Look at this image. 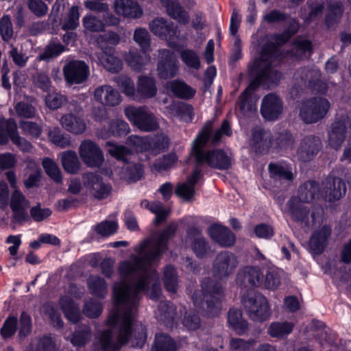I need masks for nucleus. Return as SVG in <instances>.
I'll return each mask as SVG.
<instances>
[{
  "label": "nucleus",
  "mask_w": 351,
  "mask_h": 351,
  "mask_svg": "<svg viewBox=\"0 0 351 351\" xmlns=\"http://www.w3.org/2000/svg\"><path fill=\"white\" fill-rule=\"evenodd\" d=\"M19 127L23 134L30 138H38L42 132V128L39 124L35 122L23 121L19 123Z\"/></svg>",
  "instance_id": "6e6d98bb"
},
{
  "label": "nucleus",
  "mask_w": 351,
  "mask_h": 351,
  "mask_svg": "<svg viewBox=\"0 0 351 351\" xmlns=\"http://www.w3.org/2000/svg\"><path fill=\"white\" fill-rule=\"evenodd\" d=\"M60 306L66 319L73 323H77L80 319V312L77 306L69 296L62 297L60 301Z\"/></svg>",
  "instance_id": "72a5a7b5"
},
{
  "label": "nucleus",
  "mask_w": 351,
  "mask_h": 351,
  "mask_svg": "<svg viewBox=\"0 0 351 351\" xmlns=\"http://www.w3.org/2000/svg\"><path fill=\"white\" fill-rule=\"evenodd\" d=\"M124 113L132 124L141 131L152 132L159 127L157 118L146 106H129L125 108Z\"/></svg>",
  "instance_id": "f8f14e48"
},
{
  "label": "nucleus",
  "mask_w": 351,
  "mask_h": 351,
  "mask_svg": "<svg viewBox=\"0 0 351 351\" xmlns=\"http://www.w3.org/2000/svg\"><path fill=\"white\" fill-rule=\"evenodd\" d=\"M117 227L118 225L116 221L106 220L97 225L95 230L97 234L108 237L114 234Z\"/></svg>",
  "instance_id": "0e129e2a"
},
{
  "label": "nucleus",
  "mask_w": 351,
  "mask_h": 351,
  "mask_svg": "<svg viewBox=\"0 0 351 351\" xmlns=\"http://www.w3.org/2000/svg\"><path fill=\"white\" fill-rule=\"evenodd\" d=\"M119 173L120 178L128 182H136L139 180L143 175V168L140 164L125 165Z\"/></svg>",
  "instance_id": "e433bc0d"
},
{
  "label": "nucleus",
  "mask_w": 351,
  "mask_h": 351,
  "mask_svg": "<svg viewBox=\"0 0 351 351\" xmlns=\"http://www.w3.org/2000/svg\"><path fill=\"white\" fill-rule=\"evenodd\" d=\"M88 288L91 294L99 298H104L107 293L106 281L97 276H90L87 279Z\"/></svg>",
  "instance_id": "ea45409f"
},
{
  "label": "nucleus",
  "mask_w": 351,
  "mask_h": 351,
  "mask_svg": "<svg viewBox=\"0 0 351 351\" xmlns=\"http://www.w3.org/2000/svg\"><path fill=\"white\" fill-rule=\"evenodd\" d=\"M114 12L125 18L139 19L143 11L140 5L132 0H115Z\"/></svg>",
  "instance_id": "b1692460"
},
{
  "label": "nucleus",
  "mask_w": 351,
  "mask_h": 351,
  "mask_svg": "<svg viewBox=\"0 0 351 351\" xmlns=\"http://www.w3.org/2000/svg\"><path fill=\"white\" fill-rule=\"evenodd\" d=\"M178 347L173 339L165 334H157L152 351H176Z\"/></svg>",
  "instance_id": "a19ab883"
},
{
  "label": "nucleus",
  "mask_w": 351,
  "mask_h": 351,
  "mask_svg": "<svg viewBox=\"0 0 351 351\" xmlns=\"http://www.w3.org/2000/svg\"><path fill=\"white\" fill-rule=\"evenodd\" d=\"M167 112L171 117H180L185 122H191L194 117L192 106L182 102H173L167 108Z\"/></svg>",
  "instance_id": "7c9ffc66"
},
{
  "label": "nucleus",
  "mask_w": 351,
  "mask_h": 351,
  "mask_svg": "<svg viewBox=\"0 0 351 351\" xmlns=\"http://www.w3.org/2000/svg\"><path fill=\"white\" fill-rule=\"evenodd\" d=\"M239 265L237 257L229 252L219 254L213 263V274L220 280H226L232 274Z\"/></svg>",
  "instance_id": "4468645a"
},
{
  "label": "nucleus",
  "mask_w": 351,
  "mask_h": 351,
  "mask_svg": "<svg viewBox=\"0 0 351 351\" xmlns=\"http://www.w3.org/2000/svg\"><path fill=\"white\" fill-rule=\"evenodd\" d=\"M180 56L183 63L190 69L198 70L201 66L200 58L198 53L193 49H185L180 52Z\"/></svg>",
  "instance_id": "c03bdc74"
},
{
  "label": "nucleus",
  "mask_w": 351,
  "mask_h": 351,
  "mask_svg": "<svg viewBox=\"0 0 351 351\" xmlns=\"http://www.w3.org/2000/svg\"><path fill=\"white\" fill-rule=\"evenodd\" d=\"M213 130V122H207L193 143L191 155L195 157L196 166L201 169L203 163L219 170H227L232 166V157L222 149H215L205 152L204 147L207 143Z\"/></svg>",
  "instance_id": "39448f33"
},
{
  "label": "nucleus",
  "mask_w": 351,
  "mask_h": 351,
  "mask_svg": "<svg viewBox=\"0 0 351 351\" xmlns=\"http://www.w3.org/2000/svg\"><path fill=\"white\" fill-rule=\"evenodd\" d=\"M43 167L46 173L55 182H62L61 171L58 165L51 158H45L43 160Z\"/></svg>",
  "instance_id": "8fccbe9b"
},
{
  "label": "nucleus",
  "mask_w": 351,
  "mask_h": 351,
  "mask_svg": "<svg viewBox=\"0 0 351 351\" xmlns=\"http://www.w3.org/2000/svg\"><path fill=\"white\" fill-rule=\"evenodd\" d=\"M102 311V306L98 301L90 299L86 302L83 308V313L87 317L95 318L99 317Z\"/></svg>",
  "instance_id": "052dcab7"
},
{
  "label": "nucleus",
  "mask_w": 351,
  "mask_h": 351,
  "mask_svg": "<svg viewBox=\"0 0 351 351\" xmlns=\"http://www.w3.org/2000/svg\"><path fill=\"white\" fill-rule=\"evenodd\" d=\"M64 79L69 84H79L86 81L89 75L88 66L82 60L66 61L62 69Z\"/></svg>",
  "instance_id": "2eb2a0df"
},
{
  "label": "nucleus",
  "mask_w": 351,
  "mask_h": 351,
  "mask_svg": "<svg viewBox=\"0 0 351 351\" xmlns=\"http://www.w3.org/2000/svg\"><path fill=\"white\" fill-rule=\"evenodd\" d=\"M327 134L328 145L335 149L341 147L346 138L351 141V111L338 112Z\"/></svg>",
  "instance_id": "6e6552de"
},
{
  "label": "nucleus",
  "mask_w": 351,
  "mask_h": 351,
  "mask_svg": "<svg viewBox=\"0 0 351 351\" xmlns=\"http://www.w3.org/2000/svg\"><path fill=\"white\" fill-rule=\"evenodd\" d=\"M10 206L14 222L23 223L28 219L27 209L29 202L19 191L15 190L12 194Z\"/></svg>",
  "instance_id": "5701e85b"
},
{
  "label": "nucleus",
  "mask_w": 351,
  "mask_h": 351,
  "mask_svg": "<svg viewBox=\"0 0 351 351\" xmlns=\"http://www.w3.org/2000/svg\"><path fill=\"white\" fill-rule=\"evenodd\" d=\"M113 49L103 50L101 57L97 56V61L106 70L112 73H117L122 69L121 61L114 55Z\"/></svg>",
  "instance_id": "473e14b6"
},
{
  "label": "nucleus",
  "mask_w": 351,
  "mask_h": 351,
  "mask_svg": "<svg viewBox=\"0 0 351 351\" xmlns=\"http://www.w3.org/2000/svg\"><path fill=\"white\" fill-rule=\"evenodd\" d=\"M157 93V88L154 78L145 75L138 77L136 95H138V101H141L143 99H149L154 97Z\"/></svg>",
  "instance_id": "c756f323"
},
{
  "label": "nucleus",
  "mask_w": 351,
  "mask_h": 351,
  "mask_svg": "<svg viewBox=\"0 0 351 351\" xmlns=\"http://www.w3.org/2000/svg\"><path fill=\"white\" fill-rule=\"evenodd\" d=\"M185 242L191 247L197 256L203 257L206 254L207 243L198 229L190 228L187 232Z\"/></svg>",
  "instance_id": "bb28decb"
},
{
  "label": "nucleus",
  "mask_w": 351,
  "mask_h": 351,
  "mask_svg": "<svg viewBox=\"0 0 351 351\" xmlns=\"http://www.w3.org/2000/svg\"><path fill=\"white\" fill-rule=\"evenodd\" d=\"M293 328V324L291 322H273L268 328V333L272 337L284 338L289 335Z\"/></svg>",
  "instance_id": "37998d69"
},
{
  "label": "nucleus",
  "mask_w": 351,
  "mask_h": 351,
  "mask_svg": "<svg viewBox=\"0 0 351 351\" xmlns=\"http://www.w3.org/2000/svg\"><path fill=\"white\" fill-rule=\"evenodd\" d=\"M79 8L77 6H73L69 10L67 16L63 21L62 28L64 30L75 29L79 25Z\"/></svg>",
  "instance_id": "864d4df0"
},
{
  "label": "nucleus",
  "mask_w": 351,
  "mask_h": 351,
  "mask_svg": "<svg viewBox=\"0 0 351 351\" xmlns=\"http://www.w3.org/2000/svg\"><path fill=\"white\" fill-rule=\"evenodd\" d=\"M130 132L128 123L121 119L112 121L110 123L109 131L106 134H101L103 137H107L110 134L113 136L125 135Z\"/></svg>",
  "instance_id": "09e8293b"
},
{
  "label": "nucleus",
  "mask_w": 351,
  "mask_h": 351,
  "mask_svg": "<svg viewBox=\"0 0 351 351\" xmlns=\"http://www.w3.org/2000/svg\"><path fill=\"white\" fill-rule=\"evenodd\" d=\"M61 163L64 171L69 173H77L80 169V162L74 151L63 152L60 154Z\"/></svg>",
  "instance_id": "f704fd0d"
},
{
  "label": "nucleus",
  "mask_w": 351,
  "mask_h": 351,
  "mask_svg": "<svg viewBox=\"0 0 351 351\" xmlns=\"http://www.w3.org/2000/svg\"><path fill=\"white\" fill-rule=\"evenodd\" d=\"M141 206L149 209L156 215L155 223L156 225L164 221L169 213V210L165 208L163 204L159 202L150 203L148 200L144 199L141 202Z\"/></svg>",
  "instance_id": "c9c22d12"
},
{
  "label": "nucleus",
  "mask_w": 351,
  "mask_h": 351,
  "mask_svg": "<svg viewBox=\"0 0 351 351\" xmlns=\"http://www.w3.org/2000/svg\"><path fill=\"white\" fill-rule=\"evenodd\" d=\"M208 234L213 240L223 247L231 246L235 242L234 234L228 228L221 225L210 226Z\"/></svg>",
  "instance_id": "cd10ccee"
},
{
  "label": "nucleus",
  "mask_w": 351,
  "mask_h": 351,
  "mask_svg": "<svg viewBox=\"0 0 351 351\" xmlns=\"http://www.w3.org/2000/svg\"><path fill=\"white\" fill-rule=\"evenodd\" d=\"M84 186L95 198L104 199L111 191V186L102 182L101 178L93 173H85L82 176Z\"/></svg>",
  "instance_id": "aec40b11"
},
{
  "label": "nucleus",
  "mask_w": 351,
  "mask_h": 351,
  "mask_svg": "<svg viewBox=\"0 0 351 351\" xmlns=\"http://www.w3.org/2000/svg\"><path fill=\"white\" fill-rule=\"evenodd\" d=\"M160 2L166 8V12L171 18L182 25H186L189 23V12L180 4L178 0H160Z\"/></svg>",
  "instance_id": "a878e982"
},
{
  "label": "nucleus",
  "mask_w": 351,
  "mask_h": 351,
  "mask_svg": "<svg viewBox=\"0 0 351 351\" xmlns=\"http://www.w3.org/2000/svg\"><path fill=\"white\" fill-rule=\"evenodd\" d=\"M280 285V274L276 271H269L264 275L262 287L271 290L277 289Z\"/></svg>",
  "instance_id": "338daca9"
},
{
  "label": "nucleus",
  "mask_w": 351,
  "mask_h": 351,
  "mask_svg": "<svg viewBox=\"0 0 351 351\" xmlns=\"http://www.w3.org/2000/svg\"><path fill=\"white\" fill-rule=\"evenodd\" d=\"M65 49V47L60 43L51 42L46 46L43 52L38 56V59L47 60L56 58L64 52Z\"/></svg>",
  "instance_id": "49530a36"
},
{
  "label": "nucleus",
  "mask_w": 351,
  "mask_h": 351,
  "mask_svg": "<svg viewBox=\"0 0 351 351\" xmlns=\"http://www.w3.org/2000/svg\"><path fill=\"white\" fill-rule=\"evenodd\" d=\"M166 88L169 89L175 97L182 99H190L194 97L196 90L184 81L175 80L169 82Z\"/></svg>",
  "instance_id": "2f4dec72"
},
{
  "label": "nucleus",
  "mask_w": 351,
  "mask_h": 351,
  "mask_svg": "<svg viewBox=\"0 0 351 351\" xmlns=\"http://www.w3.org/2000/svg\"><path fill=\"white\" fill-rule=\"evenodd\" d=\"M291 36L287 31L273 35L271 40H274L275 43H269L265 45L260 58L250 65V73L255 77V79L240 97V108L244 113L247 111L250 112L256 111V105L250 104L249 99L253 91L259 85L263 84L269 87L272 84H277L280 81L281 73L276 70L275 67L282 61L283 57L290 56L302 59L308 58L311 55V42L301 36L295 40L291 51H287L285 54L281 53L279 46L287 42Z\"/></svg>",
  "instance_id": "f03ea898"
},
{
  "label": "nucleus",
  "mask_w": 351,
  "mask_h": 351,
  "mask_svg": "<svg viewBox=\"0 0 351 351\" xmlns=\"http://www.w3.org/2000/svg\"><path fill=\"white\" fill-rule=\"evenodd\" d=\"M269 170L274 176H278L280 178L291 180L293 178V174L287 167L278 164H270Z\"/></svg>",
  "instance_id": "e2e57ef3"
},
{
  "label": "nucleus",
  "mask_w": 351,
  "mask_h": 351,
  "mask_svg": "<svg viewBox=\"0 0 351 351\" xmlns=\"http://www.w3.org/2000/svg\"><path fill=\"white\" fill-rule=\"evenodd\" d=\"M60 122L66 130L75 134H81L86 130V125L84 119L72 113L64 114Z\"/></svg>",
  "instance_id": "c85d7f7f"
},
{
  "label": "nucleus",
  "mask_w": 351,
  "mask_h": 351,
  "mask_svg": "<svg viewBox=\"0 0 351 351\" xmlns=\"http://www.w3.org/2000/svg\"><path fill=\"white\" fill-rule=\"evenodd\" d=\"M163 281L166 289L170 293H176L178 289V275L176 269L171 265L164 269Z\"/></svg>",
  "instance_id": "a18cd8bd"
},
{
  "label": "nucleus",
  "mask_w": 351,
  "mask_h": 351,
  "mask_svg": "<svg viewBox=\"0 0 351 351\" xmlns=\"http://www.w3.org/2000/svg\"><path fill=\"white\" fill-rule=\"evenodd\" d=\"M114 81L124 95L134 101H138L134 84L130 77L121 75L115 77Z\"/></svg>",
  "instance_id": "58836bf2"
},
{
  "label": "nucleus",
  "mask_w": 351,
  "mask_h": 351,
  "mask_svg": "<svg viewBox=\"0 0 351 351\" xmlns=\"http://www.w3.org/2000/svg\"><path fill=\"white\" fill-rule=\"evenodd\" d=\"M201 288V290L195 291L191 295L194 305L198 307L205 300L209 315L214 316L218 314L221 308V300L223 296L221 285L206 278L202 282Z\"/></svg>",
  "instance_id": "423d86ee"
},
{
  "label": "nucleus",
  "mask_w": 351,
  "mask_h": 351,
  "mask_svg": "<svg viewBox=\"0 0 351 351\" xmlns=\"http://www.w3.org/2000/svg\"><path fill=\"white\" fill-rule=\"evenodd\" d=\"M79 154L83 162L89 167H99L104 161L100 147L90 140H85L81 143Z\"/></svg>",
  "instance_id": "f3484780"
},
{
  "label": "nucleus",
  "mask_w": 351,
  "mask_h": 351,
  "mask_svg": "<svg viewBox=\"0 0 351 351\" xmlns=\"http://www.w3.org/2000/svg\"><path fill=\"white\" fill-rule=\"evenodd\" d=\"M343 13L342 4L337 2L335 4H330L328 5V14L326 17V23L328 27L333 25L335 22L338 21Z\"/></svg>",
  "instance_id": "13d9d810"
},
{
  "label": "nucleus",
  "mask_w": 351,
  "mask_h": 351,
  "mask_svg": "<svg viewBox=\"0 0 351 351\" xmlns=\"http://www.w3.org/2000/svg\"><path fill=\"white\" fill-rule=\"evenodd\" d=\"M322 196L325 200L335 202L341 199L346 193L345 182L339 178H327L322 183Z\"/></svg>",
  "instance_id": "412c9836"
},
{
  "label": "nucleus",
  "mask_w": 351,
  "mask_h": 351,
  "mask_svg": "<svg viewBox=\"0 0 351 351\" xmlns=\"http://www.w3.org/2000/svg\"><path fill=\"white\" fill-rule=\"evenodd\" d=\"M203 180L202 169L198 166L195 167L192 173L187 177L185 182L177 184L175 193L178 197L189 201L195 194V186L199 183L202 184Z\"/></svg>",
  "instance_id": "6ab92c4d"
},
{
  "label": "nucleus",
  "mask_w": 351,
  "mask_h": 351,
  "mask_svg": "<svg viewBox=\"0 0 351 351\" xmlns=\"http://www.w3.org/2000/svg\"><path fill=\"white\" fill-rule=\"evenodd\" d=\"M49 138L53 144L61 148H65L71 145L70 136L62 134L58 128H55L49 132Z\"/></svg>",
  "instance_id": "3c124183"
},
{
  "label": "nucleus",
  "mask_w": 351,
  "mask_h": 351,
  "mask_svg": "<svg viewBox=\"0 0 351 351\" xmlns=\"http://www.w3.org/2000/svg\"><path fill=\"white\" fill-rule=\"evenodd\" d=\"M264 274L258 267L245 266L241 267L236 277V283L243 288L261 287Z\"/></svg>",
  "instance_id": "a211bd4d"
},
{
  "label": "nucleus",
  "mask_w": 351,
  "mask_h": 351,
  "mask_svg": "<svg viewBox=\"0 0 351 351\" xmlns=\"http://www.w3.org/2000/svg\"><path fill=\"white\" fill-rule=\"evenodd\" d=\"M177 227L176 223H171L158 237L137 246V255L120 263L121 281L113 287L114 308L106 322L108 328L97 337L95 346L97 351H114L127 342L136 348L145 344V328L136 320L138 304L143 293H148L153 300L160 297V284L155 267Z\"/></svg>",
  "instance_id": "f257e3e1"
},
{
  "label": "nucleus",
  "mask_w": 351,
  "mask_h": 351,
  "mask_svg": "<svg viewBox=\"0 0 351 351\" xmlns=\"http://www.w3.org/2000/svg\"><path fill=\"white\" fill-rule=\"evenodd\" d=\"M65 101L66 97L58 93H52L47 95L45 97V104L51 110L60 108Z\"/></svg>",
  "instance_id": "774afa93"
},
{
  "label": "nucleus",
  "mask_w": 351,
  "mask_h": 351,
  "mask_svg": "<svg viewBox=\"0 0 351 351\" xmlns=\"http://www.w3.org/2000/svg\"><path fill=\"white\" fill-rule=\"evenodd\" d=\"M178 161V157L175 154H170L157 159L153 164V168L158 171L167 170L173 167Z\"/></svg>",
  "instance_id": "4d7b16f0"
},
{
  "label": "nucleus",
  "mask_w": 351,
  "mask_h": 351,
  "mask_svg": "<svg viewBox=\"0 0 351 351\" xmlns=\"http://www.w3.org/2000/svg\"><path fill=\"white\" fill-rule=\"evenodd\" d=\"M82 25L85 32H102L105 29L104 22L91 14L84 16L82 19Z\"/></svg>",
  "instance_id": "de8ad7c7"
},
{
  "label": "nucleus",
  "mask_w": 351,
  "mask_h": 351,
  "mask_svg": "<svg viewBox=\"0 0 351 351\" xmlns=\"http://www.w3.org/2000/svg\"><path fill=\"white\" fill-rule=\"evenodd\" d=\"M242 302L252 319L263 322L269 318L271 312L268 302L263 295L252 290L248 291L247 295H243Z\"/></svg>",
  "instance_id": "9d476101"
},
{
  "label": "nucleus",
  "mask_w": 351,
  "mask_h": 351,
  "mask_svg": "<svg viewBox=\"0 0 351 351\" xmlns=\"http://www.w3.org/2000/svg\"><path fill=\"white\" fill-rule=\"evenodd\" d=\"M330 108V103L322 97H315L304 101L300 105L299 115L306 123H313L326 117Z\"/></svg>",
  "instance_id": "9b49d317"
},
{
  "label": "nucleus",
  "mask_w": 351,
  "mask_h": 351,
  "mask_svg": "<svg viewBox=\"0 0 351 351\" xmlns=\"http://www.w3.org/2000/svg\"><path fill=\"white\" fill-rule=\"evenodd\" d=\"M127 143L132 146L136 152L150 151L156 154L168 147L169 141L164 134L157 135L154 138L132 135L128 138Z\"/></svg>",
  "instance_id": "ddd939ff"
},
{
  "label": "nucleus",
  "mask_w": 351,
  "mask_h": 351,
  "mask_svg": "<svg viewBox=\"0 0 351 351\" xmlns=\"http://www.w3.org/2000/svg\"><path fill=\"white\" fill-rule=\"evenodd\" d=\"M28 169H32V172L29 173L28 178L24 181L25 186L27 188H31L36 186L40 177V169L37 162L30 161L27 165Z\"/></svg>",
  "instance_id": "bf43d9fd"
},
{
  "label": "nucleus",
  "mask_w": 351,
  "mask_h": 351,
  "mask_svg": "<svg viewBox=\"0 0 351 351\" xmlns=\"http://www.w3.org/2000/svg\"><path fill=\"white\" fill-rule=\"evenodd\" d=\"M255 341L252 339L245 341L240 338H233L230 341V347L232 351H250Z\"/></svg>",
  "instance_id": "69168bd1"
},
{
  "label": "nucleus",
  "mask_w": 351,
  "mask_h": 351,
  "mask_svg": "<svg viewBox=\"0 0 351 351\" xmlns=\"http://www.w3.org/2000/svg\"><path fill=\"white\" fill-rule=\"evenodd\" d=\"M282 101L276 95L270 93L266 95L262 101L261 112L268 121H274L282 112Z\"/></svg>",
  "instance_id": "4be33fe9"
},
{
  "label": "nucleus",
  "mask_w": 351,
  "mask_h": 351,
  "mask_svg": "<svg viewBox=\"0 0 351 351\" xmlns=\"http://www.w3.org/2000/svg\"><path fill=\"white\" fill-rule=\"evenodd\" d=\"M17 319L15 317H8L2 328L0 330V335L2 338L8 339L12 337L16 330Z\"/></svg>",
  "instance_id": "680f3d73"
},
{
  "label": "nucleus",
  "mask_w": 351,
  "mask_h": 351,
  "mask_svg": "<svg viewBox=\"0 0 351 351\" xmlns=\"http://www.w3.org/2000/svg\"><path fill=\"white\" fill-rule=\"evenodd\" d=\"M158 58V77L165 80L175 77L179 71V65L174 53L166 49H160Z\"/></svg>",
  "instance_id": "dca6fc26"
},
{
  "label": "nucleus",
  "mask_w": 351,
  "mask_h": 351,
  "mask_svg": "<svg viewBox=\"0 0 351 351\" xmlns=\"http://www.w3.org/2000/svg\"><path fill=\"white\" fill-rule=\"evenodd\" d=\"M320 196L319 188L313 181H308L300 186L298 197L291 198L288 202L287 213L291 218L304 227H314L322 225L316 229L309 241L311 249L315 254H321L328 245L331 234V228L324 224L323 209H314L310 214L309 209L304 203H310Z\"/></svg>",
  "instance_id": "7ed1b4c3"
},
{
  "label": "nucleus",
  "mask_w": 351,
  "mask_h": 351,
  "mask_svg": "<svg viewBox=\"0 0 351 351\" xmlns=\"http://www.w3.org/2000/svg\"><path fill=\"white\" fill-rule=\"evenodd\" d=\"M8 134L10 136V139L14 144L17 145L24 152H30L32 149V144L27 140L19 136L16 131V124L14 121L8 123Z\"/></svg>",
  "instance_id": "79ce46f5"
},
{
  "label": "nucleus",
  "mask_w": 351,
  "mask_h": 351,
  "mask_svg": "<svg viewBox=\"0 0 351 351\" xmlns=\"http://www.w3.org/2000/svg\"><path fill=\"white\" fill-rule=\"evenodd\" d=\"M91 331L88 326H84L81 330H75L71 336V343L77 348L84 346L90 339Z\"/></svg>",
  "instance_id": "603ef678"
},
{
  "label": "nucleus",
  "mask_w": 351,
  "mask_h": 351,
  "mask_svg": "<svg viewBox=\"0 0 351 351\" xmlns=\"http://www.w3.org/2000/svg\"><path fill=\"white\" fill-rule=\"evenodd\" d=\"M107 145L109 147L108 153L118 160L125 162L132 154L131 151L123 145H118L110 142L107 143Z\"/></svg>",
  "instance_id": "5fc2aeb1"
},
{
  "label": "nucleus",
  "mask_w": 351,
  "mask_h": 351,
  "mask_svg": "<svg viewBox=\"0 0 351 351\" xmlns=\"http://www.w3.org/2000/svg\"><path fill=\"white\" fill-rule=\"evenodd\" d=\"M149 29L154 34L164 38L168 46L177 51L180 48L181 43L186 40V36L180 34L178 25L162 18L153 20L149 23Z\"/></svg>",
  "instance_id": "1a4fd4ad"
},
{
  "label": "nucleus",
  "mask_w": 351,
  "mask_h": 351,
  "mask_svg": "<svg viewBox=\"0 0 351 351\" xmlns=\"http://www.w3.org/2000/svg\"><path fill=\"white\" fill-rule=\"evenodd\" d=\"M134 40L140 46L142 54L137 50L131 49L125 55L124 60L132 70L141 71L151 62L149 54L151 51L149 32L145 28H137L134 33Z\"/></svg>",
  "instance_id": "0eeeda50"
},
{
  "label": "nucleus",
  "mask_w": 351,
  "mask_h": 351,
  "mask_svg": "<svg viewBox=\"0 0 351 351\" xmlns=\"http://www.w3.org/2000/svg\"><path fill=\"white\" fill-rule=\"evenodd\" d=\"M95 99L101 104L115 106L121 101V97L118 90L110 85H104L97 88L94 93Z\"/></svg>",
  "instance_id": "393cba45"
},
{
  "label": "nucleus",
  "mask_w": 351,
  "mask_h": 351,
  "mask_svg": "<svg viewBox=\"0 0 351 351\" xmlns=\"http://www.w3.org/2000/svg\"><path fill=\"white\" fill-rule=\"evenodd\" d=\"M228 322L230 326L239 335L245 333L247 329V322L242 318L241 311L236 308L230 309Z\"/></svg>",
  "instance_id": "4c0bfd02"
},
{
  "label": "nucleus",
  "mask_w": 351,
  "mask_h": 351,
  "mask_svg": "<svg viewBox=\"0 0 351 351\" xmlns=\"http://www.w3.org/2000/svg\"><path fill=\"white\" fill-rule=\"evenodd\" d=\"M252 141L258 149H268L273 146L279 148L293 160L306 162L312 160L319 152L322 142L318 137L309 136L304 138L298 147L295 149L294 139L288 132L281 133L274 143L270 140V134L256 128L252 131Z\"/></svg>",
  "instance_id": "20e7f679"
}]
</instances>
